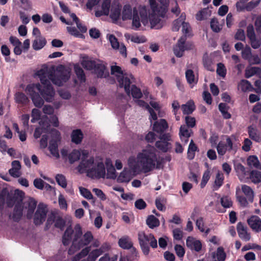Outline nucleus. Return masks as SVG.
Returning a JSON list of instances; mask_svg holds the SVG:
<instances>
[{"mask_svg": "<svg viewBox=\"0 0 261 261\" xmlns=\"http://www.w3.org/2000/svg\"><path fill=\"white\" fill-rule=\"evenodd\" d=\"M150 10L145 6L139 5L133 9L132 27L137 29L142 23L144 26L149 23L152 29H159L163 27L164 18L167 12V1L159 0V5L155 0H148Z\"/></svg>", "mask_w": 261, "mask_h": 261, "instance_id": "obj_1", "label": "nucleus"}, {"mask_svg": "<svg viewBox=\"0 0 261 261\" xmlns=\"http://www.w3.org/2000/svg\"><path fill=\"white\" fill-rule=\"evenodd\" d=\"M37 74L43 85L41 86L40 95L43 100L48 102H52L55 95V91L50 81L54 84L61 86L70 77V72L63 67H58L54 71L47 68L41 69L37 71Z\"/></svg>", "mask_w": 261, "mask_h": 261, "instance_id": "obj_2", "label": "nucleus"}, {"mask_svg": "<svg viewBox=\"0 0 261 261\" xmlns=\"http://www.w3.org/2000/svg\"><path fill=\"white\" fill-rule=\"evenodd\" d=\"M128 164L134 173L140 171L147 173L155 168L160 169L161 167V162L158 159L156 149L151 146L139 152L136 161L134 158H129Z\"/></svg>", "mask_w": 261, "mask_h": 261, "instance_id": "obj_3", "label": "nucleus"}, {"mask_svg": "<svg viewBox=\"0 0 261 261\" xmlns=\"http://www.w3.org/2000/svg\"><path fill=\"white\" fill-rule=\"evenodd\" d=\"M93 239L90 231H87L83 234L81 225L76 224L73 229L68 227L66 229L62 237V243L64 246H67L72 241L68 251L69 254L72 255L84 246L88 245Z\"/></svg>", "mask_w": 261, "mask_h": 261, "instance_id": "obj_4", "label": "nucleus"}, {"mask_svg": "<svg viewBox=\"0 0 261 261\" xmlns=\"http://www.w3.org/2000/svg\"><path fill=\"white\" fill-rule=\"evenodd\" d=\"M111 73L114 75L121 88H124L125 91L129 94V85L135 82L133 75L130 73H123L120 67L113 65L111 67Z\"/></svg>", "mask_w": 261, "mask_h": 261, "instance_id": "obj_5", "label": "nucleus"}, {"mask_svg": "<svg viewBox=\"0 0 261 261\" xmlns=\"http://www.w3.org/2000/svg\"><path fill=\"white\" fill-rule=\"evenodd\" d=\"M41 85L39 83H31L28 85L25 91L29 95L34 105L37 108H41L44 105L43 99L40 95Z\"/></svg>", "mask_w": 261, "mask_h": 261, "instance_id": "obj_6", "label": "nucleus"}, {"mask_svg": "<svg viewBox=\"0 0 261 261\" xmlns=\"http://www.w3.org/2000/svg\"><path fill=\"white\" fill-rule=\"evenodd\" d=\"M236 137L231 135L226 137V142L220 141L217 145V150L220 155H223L227 151L236 150L238 148Z\"/></svg>", "mask_w": 261, "mask_h": 261, "instance_id": "obj_7", "label": "nucleus"}, {"mask_svg": "<svg viewBox=\"0 0 261 261\" xmlns=\"http://www.w3.org/2000/svg\"><path fill=\"white\" fill-rule=\"evenodd\" d=\"M186 36H182L174 47V54L177 57H181L185 51L193 48L194 45L193 43L190 42H186Z\"/></svg>", "mask_w": 261, "mask_h": 261, "instance_id": "obj_8", "label": "nucleus"}, {"mask_svg": "<svg viewBox=\"0 0 261 261\" xmlns=\"http://www.w3.org/2000/svg\"><path fill=\"white\" fill-rule=\"evenodd\" d=\"M51 139L49 142L48 149L51 154L58 159L60 156L58 149V143L61 140V134L57 129H54L51 130Z\"/></svg>", "mask_w": 261, "mask_h": 261, "instance_id": "obj_9", "label": "nucleus"}, {"mask_svg": "<svg viewBox=\"0 0 261 261\" xmlns=\"http://www.w3.org/2000/svg\"><path fill=\"white\" fill-rule=\"evenodd\" d=\"M47 212L46 205L42 203H40L37 206V210L34 215V223L36 225L42 224L46 219Z\"/></svg>", "mask_w": 261, "mask_h": 261, "instance_id": "obj_10", "label": "nucleus"}, {"mask_svg": "<svg viewBox=\"0 0 261 261\" xmlns=\"http://www.w3.org/2000/svg\"><path fill=\"white\" fill-rule=\"evenodd\" d=\"M24 193L22 191L16 190L13 194H10L8 192L6 204L8 207H12L16 204H20L22 203Z\"/></svg>", "mask_w": 261, "mask_h": 261, "instance_id": "obj_11", "label": "nucleus"}, {"mask_svg": "<svg viewBox=\"0 0 261 261\" xmlns=\"http://www.w3.org/2000/svg\"><path fill=\"white\" fill-rule=\"evenodd\" d=\"M105 175V167L102 162L94 164L92 170L88 172V176L93 178H104Z\"/></svg>", "mask_w": 261, "mask_h": 261, "instance_id": "obj_12", "label": "nucleus"}, {"mask_svg": "<svg viewBox=\"0 0 261 261\" xmlns=\"http://www.w3.org/2000/svg\"><path fill=\"white\" fill-rule=\"evenodd\" d=\"M160 140L155 143V147L163 152H166L171 148L169 141L171 140V136L169 134H165L160 136Z\"/></svg>", "mask_w": 261, "mask_h": 261, "instance_id": "obj_13", "label": "nucleus"}, {"mask_svg": "<svg viewBox=\"0 0 261 261\" xmlns=\"http://www.w3.org/2000/svg\"><path fill=\"white\" fill-rule=\"evenodd\" d=\"M138 239L140 245H148L149 244L153 248H155L158 246L156 240L151 233L147 234L144 231H139Z\"/></svg>", "mask_w": 261, "mask_h": 261, "instance_id": "obj_14", "label": "nucleus"}, {"mask_svg": "<svg viewBox=\"0 0 261 261\" xmlns=\"http://www.w3.org/2000/svg\"><path fill=\"white\" fill-rule=\"evenodd\" d=\"M247 36L249 40V43L253 49H258L260 47L261 39L257 37L252 24L249 25L247 28Z\"/></svg>", "mask_w": 261, "mask_h": 261, "instance_id": "obj_15", "label": "nucleus"}, {"mask_svg": "<svg viewBox=\"0 0 261 261\" xmlns=\"http://www.w3.org/2000/svg\"><path fill=\"white\" fill-rule=\"evenodd\" d=\"M94 164V159L92 156H90L88 159L83 158L77 169L81 173L86 172L88 176V172L92 170Z\"/></svg>", "mask_w": 261, "mask_h": 261, "instance_id": "obj_16", "label": "nucleus"}, {"mask_svg": "<svg viewBox=\"0 0 261 261\" xmlns=\"http://www.w3.org/2000/svg\"><path fill=\"white\" fill-rule=\"evenodd\" d=\"M36 205L37 201L32 198H29L24 202H22V206L24 210H27V217L28 219H31L32 217Z\"/></svg>", "mask_w": 261, "mask_h": 261, "instance_id": "obj_17", "label": "nucleus"}, {"mask_svg": "<svg viewBox=\"0 0 261 261\" xmlns=\"http://www.w3.org/2000/svg\"><path fill=\"white\" fill-rule=\"evenodd\" d=\"M237 229L240 238L245 241H249L251 239V234L248 231L247 227L242 223L239 222L237 224Z\"/></svg>", "mask_w": 261, "mask_h": 261, "instance_id": "obj_18", "label": "nucleus"}, {"mask_svg": "<svg viewBox=\"0 0 261 261\" xmlns=\"http://www.w3.org/2000/svg\"><path fill=\"white\" fill-rule=\"evenodd\" d=\"M247 223L253 231L256 232L261 231V219L258 216H251L248 219Z\"/></svg>", "mask_w": 261, "mask_h": 261, "instance_id": "obj_19", "label": "nucleus"}, {"mask_svg": "<svg viewBox=\"0 0 261 261\" xmlns=\"http://www.w3.org/2000/svg\"><path fill=\"white\" fill-rule=\"evenodd\" d=\"M121 7L118 2H115L112 4L110 10V18L114 21H117L121 16Z\"/></svg>", "mask_w": 261, "mask_h": 261, "instance_id": "obj_20", "label": "nucleus"}, {"mask_svg": "<svg viewBox=\"0 0 261 261\" xmlns=\"http://www.w3.org/2000/svg\"><path fill=\"white\" fill-rule=\"evenodd\" d=\"M12 168L9 170V173L13 177L17 178L21 175V166L19 161L15 160L11 163Z\"/></svg>", "mask_w": 261, "mask_h": 261, "instance_id": "obj_21", "label": "nucleus"}, {"mask_svg": "<svg viewBox=\"0 0 261 261\" xmlns=\"http://www.w3.org/2000/svg\"><path fill=\"white\" fill-rule=\"evenodd\" d=\"M112 4L110 0H104L101 5V10L95 12V16L97 17L101 15H108L111 8Z\"/></svg>", "mask_w": 261, "mask_h": 261, "instance_id": "obj_22", "label": "nucleus"}, {"mask_svg": "<svg viewBox=\"0 0 261 261\" xmlns=\"http://www.w3.org/2000/svg\"><path fill=\"white\" fill-rule=\"evenodd\" d=\"M187 247L191 250H194L197 252L201 249V243L199 240H196L192 237H188L186 241Z\"/></svg>", "mask_w": 261, "mask_h": 261, "instance_id": "obj_23", "label": "nucleus"}, {"mask_svg": "<svg viewBox=\"0 0 261 261\" xmlns=\"http://www.w3.org/2000/svg\"><path fill=\"white\" fill-rule=\"evenodd\" d=\"M168 127L167 122L165 119H161L155 121L153 125V130L158 133H162L165 131Z\"/></svg>", "mask_w": 261, "mask_h": 261, "instance_id": "obj_24", "label": "nucleus"}, {"mask_svg": "<svg viewBox=\"0 0 261 261\" xmlns=\"http://www.w3.org/2000/svg\"><path fill=\"white\" fill-rule=\"evenodd\" d=\"M94 69L95 73L98 77H105L107 75V72L106 71V66L101 61L97 62Z\"/></svg>", "mask_w": 261, "mask_h": 261, "instance_id": "obj_25", "label": "nucleus"}, {"mask_svg": "<svg viewBox=\"0 0 261 261\" xmlns=\"http://www.w3.org/2000/svg\"><path fill=\"white\" fill-rule=\"evenodd\" d=\"M248 133L249 137L256 142H261V135L257 129L252 126L248 127Z\"/></svg>", "mask_w": 261, "mask_h": 261, "instance_id": "obj_26", "label": "nucleus"}, {"mask_svg": "<svg viewBox=\"0 0 261 261\" xmlns=\"http://www.w3.org/2000/svg\"><path fill=\"white\" fill-rule=\"evenodd\" d=\"M192 130L189 129L186 125H181L179 129V136L181 140L186 144L188 142V139L191 136Z\"/></svg>", "mask_w": 261, "mask_h": 261, "instance_id": "obj_27", "label": "nucleus"}, {"mask_svg": "<svg viewBox=\"0 0 261 261\" xmlns=\"http://www.w3.org/2000/svg\"><path fill=\"white\" fill-rule=\"evenodd\" d=\"M133 178L131 171L124 169L118 177L117 180L119 182H128Z\"/></svg>", "mask_w": 261, "mask_h": 261, "instance_id": "obj_28", "label": "nucleus"}, {"mask_svg": "<svg viewBox=\"0 0 261 261\" xmlns=\"http://www.w3.org/2000/svg\"><path fill=\"white\" fill-rule=\"evenodd\" d=\"M83 136V134L81 129H74L71 134V141L76 144H79L82 142Z\"/></svg>", "mask_w": 261, "mask_h": 261, "instance_id": "obj_29", "label": "nucleus"}, {"mask_svg": "<svg viewBox=\"0 0 261 261\" xmlns=\"http://www.w3.org/2000/svg\"><path fill=\"white\" fill-rule=\"evenodd\" d=\"M195 106L193 100L188 101L186 104L181 106L182 113L185 115H189L195 110Z\"/></svg>", "mask_w": 261, "mask_h": 261, "instance_id": "obj_30", "label": "nucleus"}, {"mask_svg": "<svg viewBox=\"0 0 261 261\" xmlns=\"http://www.w3.org/2000/svg\"><path fill=\"white\" fill-rule=\"evenodd\" d=\"M185 74L187 82L190 85L191 87H193L197 83L198 77L195 76L193 71L191 69L187 70Z\"/></svg>", "mask_w": 261, "mask_h": 261, "instance_id": "obj_31", "label": "nucleus"}, {"mask_svg": "<svg viewBox=\"0 0 261 261\" xmlns=\"http://www.w3.org/2000/svg\"><path fill=\"white\" fill-rule=\"evenodd\" d=\"M45 39L42 36L36 37L33 41L32 47L34 49L38 50L42 48L46 44Z\"/></svg>", "mask_w": 261, "mask_h": 261, "instance_id": "obj_32", "label": "nucleus"}, {"mask_svg": "<svg viewBox=\"0 0 261 261\" xmlns=\"http://www.w3.org/2000/svg\"><path fill=\"white\" fill-rule=\"evenodd\" d=\"M119 246L124 249H129L133 247V243L127 236L121 238L118 241Z\"/></svg>", "mask_w": 261, "mask_h": 261, "instance_id": "obj_33", "label": "nucleus"}, {"mask_svg": "<svg viewBox=\"0 0 261 261\" xmlns=\"http://www.w3.org/2000/svg\"><path fill=\"white\" fill-rule=\"evenodd\" d=\"M133 10L132 11L131 7L128 5H125L122 11V20L133 19Z\"/></svg>", "mask_w": 261, "mask_h": 261, "instance_id": "obj_34", "label": "nucleus"}, {"mask_svg": "<svg viewBox=\"0 0 261 261\" xmlns=\"http://www.w3.org/2000/svg\"><path fill=\"white\" fill-rule=\"evenodd\" d=\"M24 208L22 206V203L20 204H16L14 207L13 219L15 221H18L22 216V212Z\"/></svg>", "mask_w": 261, "mask_h": 261, "instance_id": "obj_35", "label": "nucleus"}, {"mask_svg": "<svg viewBox=\"0 0 261 261\" xmlns=\"http://www.w3.org/2000/svg\"><path fill=\"white\" fill-rule=\"evenodd\" d=\"M242 191L246 196L248 200L250 202H252L254 198V192L249 186L244 185L242 186Z\"/></svg>", "mask_w": 261, "mask_h": 261, "instance_id": "obj_36", "label": "nucleus"}, {"mask_svg": "<svg viewBox=\"0 0 261 261\" xmlns=\"http://www.w3.org/2000/svg\"><path fill=\"white\" fill-rule=\"evenodd\" d=\"M247 164L251 168H255L261 170V164L257 157L255 155L249 156L247 159Z\"/></svg>", "mask_w": 261, "mask_h": 261, "instance_id": "obj_37", "label": "nucleus"}, {"mask_svg": "<svg viewBox=\"0 0 261 261\" xmlns=\"http://www.w3.org/2000/svg\"><path fill=\"white\" fill-rule=\"evenodd\" d=\"M146 224L151 229L160 225V221L153 215H149L146 219Z\"/></svg>", "mask_w": 261, "mask_h": 261, "instance_id": "obj_38", "label": "nucleus"}, {"mask_svg": "<svg viewBox=\"0 0 261 261\" xmlns=\"http://www.w3.org/2000/svg\"><path fill=\"white\" fill-rule=\"evenodd\" d=\"M90 250L91 247H86L72 257V261H79L82 258L85 257L88 255Z\"/></svg>", "mask_w": 261, "mask_h": 261, "instance_id": "obj_39", "label": "nucleus"}, {"mask_svg": "<svg viewBox=\"0 0 261 261\" xmlns=\"http://www.w3.org/2000/svg\"><path fill=\"white\" fill-rule=\"evenodd\" d=\"M211 14V11L204 8L198 12L196 15V18L198 20L206 19L210 16Z\"/></svg>", "mask_w": 261, "mask_h": 261, "instance_id": "obj_40", "label": "nucleus"}, {"mask_svg": "<svg viewBox=\"0 0 261 261\" xmlns=\"http://www.w3.org/2000/svg\"><path fill=\"white\" fill-rule=\"evenodd\" d=\"M15 101L20 104L25 105L28 101V97L22 92H18L15 94Z\"/></svg>", "mask_w": 261, "mask_h": 261, "instance_id": "obj_41", "label": "nucleus"}, {"mask_svg": "<svg viewBox=\"0 0 261 261\" xmlns=\"http://www.w3.org/2000/svg\"><path fill=\"white\" fill-rule=\"evenodd\" d=\"M213 258H217L218 261H224L226 258V254L222 247H219L216 253L213 254Z\"/></svg>", "mask_w": 261, "mask_h": 261, "instance_id": "obj_42", "label": "nucleus"}, {"mask_svg": "<svg viewBox=\"0 0 261 261\" xmlns=\"http://www.w3.org/2000/svg\"><path fill=\"white\" fill-rule=\"evenodd\" d=\"M238 87L243 92L250 91L253 89L250 82L247 80H242L238 85Z\"/></svg>", "mask_w": 261, "mask_h": 261, "instance_id": "obj_43", "label": "nucleus"}, {"mask_svg": "<svg viewBox=\"0 0 261 261\" xmlns=\"http://www.w3.org/2000/svg\"><path fill=\"white\" fill-rule=\"evenodd\" d=\"M101 254H102V252L101 250V249H94L92 250L91 252L89 251L88 254V261H95L96 259Z\"/></svg>", "mask_w": 261, "mask_h": 261, "instance_id": "obj_44", "label": "nucleus"}, {"mask_svg": "<svg viewBox=\"0 0 261 261\" xmlns=\"http://www.w3.org/2000/svg\"><path fill=\"white\" fill-rule=\"evenodd\" d=\"M260 71V68L258 67H248L245 70V77L249 78L257 74Z\"/></svg>", "mask_w": 261, "mask_h": 261, "instance_id": "obj_45", "label": "nucleus"}, {"mask_svg": "<svg viewBox=\"0 0 261 261\" xmlns=\"http://www.w3.org/2000/svg\"><path fill=\"white\" fill-rule=\"evenodd\" d=\"M97 63L96 61L89 60L88 58H84L82 62L83 66L89 70L94 69Z\"/></svg>", "mask_w": 261, "mask_h": 261, "instance_id": "obj_46", "label": "nucleus"}, {"mask_svg": "<svg viewBox=\"0 0 261 261\" xmlns=\"http://www.w3.org/2000/svg\"><path fill=\"white\" fill-rule=\"evenodd\" d=\"M224 176L222 173L218 172L216 175L214 185V190H217L223 184Z\"/></svg>", "mask_w": 261, "mask_h": 261, "instance_id": "obj_47", "label": "nucleus"}, {"mask_svg": "<svg viewBox=\"0 0 261 261\" xmlns=\"http://www.w3.org/2000/svg\"><path fill=\"white\" fill-rule=\"evenodd\" d=\"M197 148L194 143L193 140H191L188 149V158L190 160H192L195 156V152Z\"/></svg>", "mask_w": 261, "mask_h": 261, "instance_id": "obj_48", "label": "nucleus"}, {"mask_svg": "<svg viewBox=\"0 0 261 261\" xmlns=\"http://www.w3.org/2000/svg\"><path fill=\"white\" fill-rule=\"evenodd\" d=\"M130 93L129 94L127 93L128 95H129L130 94H132V96L134 98H140L142 96V93L141 92V90L137 88L135 85H133L131 87V89L130 90Z\"/></svg>", "mask_w": 261, "mask_h": 261, "instance_id": "obj_49", "label": "nucleus"}, {"mask_svg": "<svg viewBox=\"0 0 261 261\" xmlns=\"http://www.w3.org/2000/svg\"><path fill=\"white\" fill-rule=\"evenodd\" d=\"M107 38L109 40L111 46L113 49H115L119 48L120 44L114 35L108 34L107 36Z\"/></svg>", "mask_w": 261, "mask_h": 261, "instance_id": "obj_50", "label": "nucleus"}, {"mask_svg": "<svg viewBox=\"0 0 261 261\" xmlns=\"http://www.w3.org/2000/svg\"><path fill=\"white\" fill-rule=\"evenodd\" d=\"M185 19V15L181 14L180 17L174 21L172 26V31L176 32L179 29V28L181 26L182 21Z\"/></svg>", "mask_w": 261, "mask_h": 261, "instance_id": "obj_51", "label": "nucleus"}, {"mask_svg": "<svg viewBox=\"0 0 261 261\" xmlns=\"http://www.w3.org/2000/svg\"><path fill=\"white\" fill-rule=\"evenodd\" d=\"M81 156V152L77 150H73L68 155L69 161L72 164L79 160Z\"/></svg>", "mask_w": 261, "mask_h": 261, "instance_id": "obj_52", "label": "nucleus"}, {"mask_svg": "<svg viewBox=\"0 0 261 261\" xmlns=\"http://www.w3.org/2000/svg\"><path fill=\"white\" fill-rule=\"evenodd\" d=\"M250 178L254 183H258L261 181V172L257 171H252L250 173Z\"/></svg>", "mask_w": 261, "mask_h": 261, "instance_id": "obj_53", "label": "nucleus"}, {"mask_svg": "<svg viewBox=\"0 0 261 261\" xmlns=\"http://www.w3.org/2000/svg\"><path fill=\"white\" fill-rule=\"evenodd\" d=\"M74 69L78 79L81 82H84L86 80L85 73L83 70L79 66H75Z\"/></svg>", "mask_w": 261, "mask_h": 261, "instance_id": "obj_54", "label": "nucleus"}, {"mask_svg": "<svg viewBox=\"0 0 261 261\" xmlns=\"http://www.w3.org/2000/svg\"><path fill=\"white\" fill-rule=\"evenodd\" d=\"M56 180L59 185L63 188L67 187V180L64 175L61 174H58L56 176Z\"/></svg>", "mask_w": 261, "mask_h": 261, "instance_id": "obj_55", "label": "nucleus"}, {"mask_svg": "<svg viewBox=\"0 0 261 261\" xmlns=\"http://www.w3.org/2000/svg\"><path fill=\"white\" fill-rule=\"evenodd\" d=\"M219 109L224 118L229 119L230 118L231 115L227 112V107L225 103H220L219 105Z\"/></svg>", "mask_w": 261, "mask_h": 261, "instance_id": "obj_56", "label": "nucleus"}, {"mask_svg": "<svg viewBox=\"0 0 261 261\" xmlns=\"http://www.w3.org/2000/svg\"><path fill=\"white\" fill-rule=\"evenodd\" d=\"M211 28L215 32H219L222 29V26L219 24L217 18H213L211 21Z\"/></svg>", "mask_w": 261, "mask_h": 261, "instance_id": "obj_57", "label": "nucleus"}, {"mask_svg": "<svg viewBox=\"0 0 261 261\" xmlns=\"http://www.w3.org/2000/svg\"><path fill=\"white\" fill-rule=\"evenodd\" d=\"M8 191L6 189H3L0 192V207H3L7 200Z\"/></svg>", "mask_w": 261, "mask_h": 261, "instance_id": "obj_58", "label": "nucleus"}, {"mask_svg": "<svg viewBox=\"0 0 261 261\" xmlns=\"http://www.w3.org/2000/svg\"><path fill=\"white\" fill-rule=\"evenodd\" d=\"M242 58L248 61L250 57L252 55V51L251 48L248 46L246 45L242 50Z\"/></svg>", "mask_w": 261, "mask_h": 261, "instance_id": "obj_59", "label": "nucleus"}, {"mask_svg": "<svg viewBox=\"0 0 261 261\" xmlns=\"http://www.w3.org/2000/svg\"><path fill=\"white\" fill-rule=\"evenodd\" d=\"M79 190L80 194L85 198L88 199H92L93 198L92 194L87 189L80 187H79Z\"/></svg>", "mask_w": 261, "mask_h": 261, "instance_id": "obj_60", "label": "nucleus"}, {"mask_svg": "<svg viewBox=\"0 0 261 261\" xmlns=\"http://www.w3.org/2000/svg\"><path fill=\"white\" fill-rule=\"evenodd\" d=\"M221 205L225 208H228L232 206V201L228 196H223L221 198Z\"/></svg>", "mask_w": 261, "mask_h": 261, "instance_id": "obj_61", "label": "nucleus"}, {"mask_svg": "<svg viewBox=\"0 0 261 261\" xmlns=\"http://www.w3.org/2000/svg\"><path fill=\"white\" fill-rule=\"evenodd\" d=\"M31 116L32 117V119H31V122L34 123L36 121L40 119L41 117V112L38 109H33L32 111Z\"/></svg>", "mask_w": 261, "mask_h": 261, "instance_id": "obj_62", "label": "nucleus"}, {"mask_svg": "<svg viewBox=\"0 0 261 261\" xmlns=\"http://www.w3.org/2000/svg\"><path fill=\"white\" fill-rule=\"evenodd\" d=\"M217 73L222 77H224L226 73V70L224 65L222 63L217 64Z\"/></svg>", "mask_w": 261, "mask_h": 261, "instance_id": "obj_63", "label": "nucleus"}, {"mask_svg": "<svg viewBox=\"0 0 261 261\" xmlns=\"http://www.w3.org/2000/svg\"><path fill=\"white\" fill-rule=\"evenodd\" d=\"M65 225V221L61 217L58 216L56 219L55 226L57 228H59L63 230Z\"/></svg>", "mask_w": 261, "mask_h": 261, "instance_id": "obj_64", "label": "nucleus"}]
</instances>
